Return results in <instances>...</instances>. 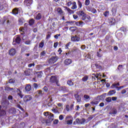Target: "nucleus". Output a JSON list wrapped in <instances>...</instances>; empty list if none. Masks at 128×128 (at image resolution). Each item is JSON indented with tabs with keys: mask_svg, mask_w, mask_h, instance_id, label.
Wrapping results in <instances>:
<instances>
[{
	"mask_svg": "<svg viewBox=\"0 0 128 128\" xmlns=\"http://www.w3.org/2000/svg\"><path fill=\"white\" fill-rule=\"evenodd\" d=\"M50 82L52 84H56L58 86H60V84L58 79V77L56 76H52L50 78Z\"/></svg>",
	"mask_w": 128,
	"mask_h": 128,
	"instance_id": "f257e3e1",
	"label": "nucleus"
},
{
	"mask_svg": "<svg viewBox=\"0 0 128 128\" xmlns=\"http://www.w3.org/2000/svg\"><path fill=\"white\" fill-rule=\"evenodd\" d=\"M76 14L80 18H82V20H86V14L82 10H80L76 12Z\"/></svg>",
	"mask_w": 128,
	"mask_h": 128,
	"instance_id": "f03ea898",
	"label": "nucleus"
},
{
	"mask_svg": "<svg viewBox=\"0 0 128 128\" xmlns=\"http://www.w3.org/2000/svg\"><path fill=\"white\" fill-rule=\"evenodd\" d=\"M58 56H52L51 58L49 59L48 62V64H56V62H58Z\"/></svg>",
	"mask_w": 128,
	"mask_h": 128,
	"instance_id": "7ed1b4c3",
	"label": "nucleus"
},
{
	"mask_svg": "<svg viewBox=\"0 0 128 128\" xmlns=\"http://www.w3.org/2000/svg\"><path fill=\"white\" fill-rule=\"evenodd\" d=\"M6 6V2L4 0H0V10H2Z\"/></svg>",
	"mask_w": 128,
	"mask_h": 128,
	"instance_id": "20e7f679",
	"label": "nucleus"
},
{
	"mask_svg": "<svg viewBox=\"0 0 128 128\" xmlns=\"http://www.w3.org/2000/svg\"><path fill=\"white\" fill-rule=\"evenodd\" d=\"M34 2V0H24V4L25 6H30Z\"/></svg>",
	"mask_w": 128,
	"mask_h": 128,
	"instance_id": "39448f33",
	"label": "nucleus"
},
{
	"mask_svg": "<svg viewBox=\"0 0 128 128\" xmlns=\"http://www.w3.org/2000/svg\"><path fill=\"white\" fill-rule=\"evenodd\" d=\"M16 54V50L14 48H12L8 50V54L10 56H14Z\"/></svg>",
	"mask_w": 128,
	"mask_h": 128,
	"instance_id": "423d86ee",
	"label": "nucleus"
},
{
	"mask_svg": "<svg viewBox=\"0 0 128 128\" xmlns=\"http://www.w3.org/2000/svg\"><path fill=\"white\" fill-rule=\"evenodd\" d=\"M31 100H32V96L30 95H26L23 98L24 102H30Z\"/></svg>",
	"mask_w": 128,
	"mask_h": 128,
	"instance_id": "0eeeda50",
	"label": "nucleus"
},
{
	"mask_svg": "<svg viewBox=\"0 0 128 128\" xmlns=\"http://www.w3.org/2000/svg\"><path fill=\"white\" fill-rule=\"evenodd\" d=\"M14 18L12 16H8V20H7L6 21V24H12V22H14Z\"/></svg>",
	"mask_w": 128,
	"mask_h": 128,
	"instance_id": "6e6552de",
	"label": "nucleus"
},
{
	"mask_svg": "<svg viewBox=\"0 0 128 128\" xmlns=\"http://www.w3.org/2000/svg\"><path fill=\"white\" fill-rule=\"evenodd\" d=\"M32 68H28L24 72V74L26 76H30L32 74Z\"/></svg>",
	"mask_w": 128,
	"mask_h": 128,
	"instance_id": "1a4fd4ad",
	"label": "nucleus"
},
{
	"mask_svg": "<svg viewBox=\"0 0 128 128\" xmlns=\"http://www.w3.org/2000/svg\"><path fill=\"white\" fill-rule=\"evenodd\" d=\"M74 96L77 100V102H80L82 100V96L80 95H78V93L74 94Z\"/></svg>",
	"mask_w": 128,
	"mask_h": 128,
	"instance_id": "9d476101",
	"label": "nucleus"
},
{
	"mask_svg": "<svg viewBox=\"0 0 128 128\" xmlns=\"http://www.w3.org/2000/svg\"><path fill=\"white\" fill-rule=\"evenodd\" d=\"M6 112L2 108V106H0V116H6Z\"/></svg>",
	"mask_w": 128,
	"mask_h": 128,
	"instance_id": "9b49d317",
	"label": "nucleus"
},
{
	"mask_svg": "<svg viewBox=\"0 0 128 128\" xmlns=\"http://www.w3.org/2000/svg\"><path fill=\"white\" fill-rule=\"evenodd\" d=\"M5 88V90L7 92H14V90H16L15 88H12L8 86H6L4 87Z\"/></svg>",
	"mask_w": 128,
	"mask_h": 128,
	"instance_id": "f8f14e48",
	"label": "nucleus"
},
{
	"mask_svg": "<svg viewBox=\"0 0 128 128\" xmlns=\"http://www.w3.org/2000/svg\"><path fill=\"white\" fill-rule=\"evenodd\" d=\"M18 12H20V10H18V8H14L12 10V14L14 16L18 14Z\"/></svg>",
	"mask_w": 128,
	"mask_h": 128,
	"instance_id": "ddd939ff",
	"label": "nucleus"
},
{
	"mask_svg": "<svg viewBox=\"0 0 128 128\" xmlns=\"http://www.w3.org/2000/svg\"><path fill=\"white\" fill-rule=\"evenodd\" d=\"M71 40L72 42H80V38L76 35L72 37Z\"/></svg>",
	"mask_w": 128,
	"mask_h": 128,
	"instance_id": "4468645a",
	"label": "nucleus"
},
{
	"mask_svg": "<svg viewBox=\"0 0 128 128\" xmlns=\"http://www.w3.org/2000/svg\"><path fill=\"white\" fill-rule=\"evenodd\" d=\"M32 90V86H30V84H26L25 87V90L27 92H30Z\"/></svg>",
	"mask_w": 128,
	"mask_h": 128,
	"instance_id": "2eb2a0df",
	"label": "nucleus"
},
{
	"mask_svg": "<svg viewBox=\"0 0 128 128\" xmlns=\"http://www.w3.org/2000/svg\"><path fill=\"white\" fill-rule=\"evenodd\" d=\"M72 62V61L70 58L66 59L64 62V64H66V66H68Z\"/></svg>",
	"mask_w": 128,
	"mask_h": 128,
	"instance_id": "dca6fc26",
	"label": "nucleus"
},
{
	"mask_svg": "<svg viewBox=\"0 0 128 128\" xmlns=\"http://www.w3.org/2000/svg\"><path fill=\"white\" fill-rule=\"evenodd\" d=\"M17 92L18 96H20L21 98H24V94H22V90H20L17 89Z\"/></svg>",
	"mask_w": 128,
	"mask_h": 128,
	"instance_id": "f3484780",
	"label": "nucleus"
},
{
	"mask_svg": "<svg viewBox=\"0 0 128 128\" xmlns=\"http://www.w3.org/2000/svg\"><path fill=\"white\" fill-rule=\"evenodd\" d=\"M120 86V83L118 82L116 84H114L111 86L112 88H118Z\"/></svg>",
	"mask_w": 128,
	"mask_h": 128,
	"instance_id": "a211bd4d",
	"label": "nucleus"
},
{
	"mask_svg": "<svg viewBox=\"0 0 128 128\" xmlns=\"http://www.w3.org/2000/svg\"><path fill=\"white\" fill-rule=\"evenodd\" d=\"M116 92L115 90H111L108 92V96H112V94H114Z\"/></svg>",
	"mask_w": 128,
	"mask_h": 128,
	"instance_id": "6ab92c4d",
	"label": "nucleus"
},
{
	"mask_svg": "<svg viewBox=\"0 0 128 128\" xmlns=\"http://www.w3.org/2000/svg\"><path fill=\"white\" fill-rule=\"evenodd\" d=\"M35 17V20H38L42 18V14L40 13H38V14H36Z\"/></svg>",
	"mask_w": 128,
	"mask_h": 128,
	"instance_id": "aec40b11",
	"label": "nucleus"
},
{
	"mask_svg": "<svg viewBox=\"0 0 128 128\" xmlns=\"http://www.w3.org/2000/svg\"><path fill=\"white\" fill-rule=\"evenodd\" d=\"M48 120L52 122L54 120V114L50 113L49 116H48Z\"/></svg>",
	"mask_w": 128,
	"mask_h": 128,
	"instance_id": "412c9836",
	"label": "nucleus"
},
{
	"mask_svg": "<svg viewBox=\"0 0 128 128\" xmlns=\"http://www.w3.org/2000/svg\"><path fill=\"white\" fill-rule=\"evenodd\" d=\"M44 41L42 40L40 44H39V46L38 48H44Z\"/></svg>",
	"mask_w": 128,
	"mask_h": 128,
	"instance_id": "4be33fe9",
	"label": "nucleus"
},
{
	"mask_svg": "<svg viewBox=\"0 0 128 128\" xmlns=\"http://www.w3.org/2000/svg\"><path fill=\"white\" fill-rule=\"evenodd\" d=\"M10 112L11 114H16V110L14 108H12L10 110Z\"/></svg>",
	"mask_w": 128,
	"mask_h": 128,
	"instance_id": "5701e85b",
	"label": "nucleus"
},
{
	"mask_svg": "<svg viewBox=\"0 0 128 128\" xmlns=\"http://www.w3.org/2000/svg\"><path fill=\"white\" fill-rule=\"evenodd\" d=\"M52 120H50L49 119H48L46 120H45V122L47 126H50L52 124Z\"/></svg>",
	"mask_w": 128,
	"mask_h": 128,
	"instance_id": "b1692460",
	"label": "nucleus"
},
{
	"mask_svg": "<svg viewBox=\"0 0 128 128\" xmlns=\"http://www.w3.org/2000/svg\"><path fill=\"white\" fill-rule=\"evenodd\" d=\"M60 90H63V92H68V90L66 86H61L60 87Z\"/></svg>",
	"mask_w": 128,
	"mask_h": 128,
	"instance_id": "393cba45",
	"label": "nucleus"
},
{
	"mask_svg": "<svg viewBox=\"0 0 128 128\" xmlns=\"http://www.w3.org/2000/svg\"><path fill=\"white\" fill-rule=\"evenodd\" d=\"M20 40H22V39L20 37H16L15 39V42L16 44H20Z\"/></svg>",
	"mask_w": 128,
	"mask_h": 128,
	"instance_id": "a878e982",
	"label": "nucleus"
},
{
	"mask_svg": "<svg viewBox=\"0 0 128 128\" xmlns=\"http://www.w3.org/2000/svg\"><path fill=\"white\" fill-rule=\"evenodd\" d=\"M66 10L68 12H69V14H74V11L70 10V8L66 7Z\"/></svg>",
	"mask_w": 128,
	"mask_h": 128,
	"instance_id": "bb28decb",
	"label": "nucleus"
},
{
	"mask_svg": "<svg viewBox=\"0 0 128 128\" xmlns=\"http://www.w3.org/2000/svg\"><path fill=\"white\" fill-rule=\"evenodd\" d=\"M112 16H116V8H112Z\"/></svg>",
	"mask_w": 128,
	"mask_h": 128,
	"instance_id": "cd10ccee",
	"label": "nucleus"
},
{
	"mask_svg": "<svg viewBox=\"0 0 128 128\" xmlns=\"http://www.w3.org/2000/svg\"><path fill=\"white\" fill-rule=\"evenodd\" d=\"M57 12H58V14L62 15V10L60 8H57Z\"/></svg>",
	"mask_w": 128,
	"mask_h": 128,
	"instance_id": "c85d7f7f",
	"label": "nucleus"
},
{
	"mask_svg": "<svg viewBox=\"0 0 128 128\" xmlns=\"http://www.w3.org/2000/svg\"><path fill=\"white\" fill-rule=\"evenodd\" d=\"M47 102H48V103L52 102V96H49L48 98L46 99Z\"/></svg>",
	"mask_w": 128,
	"mask_h": 128,
	"instance_id": "c756f323",
	"label": "nucleus"
},
{
	"mask_svg": "<svg viewBox=\"0 0 128 128\" xmlns=\"http://www.w3.org/2000/svg\"><path fill=\"white\" fill-rule=\"evenodd\" d=\"M8 16H4L3 17V19H2V22H3V24H4V22H6V20H8Z\"/></svg>",
	"mask_w": 128,
	"mask_h": 128,
	"instance_id": "7c9ffc66",
	"label": "nucleus"
},
{
	"mask_svg": "<svg viewBox=\"0 0 128 128\" xmlns=\"http://www.w3.org/2000/svg\"><path fill=\"white\" fill-rule=\"evenodd\" d=\"M78 10L80 8H82V4L81 3L80 1L78 0Z\"/></svg>",
	"mask_w": 128,
	"mask_h": 128,
	"instance_id": "2f4dec72",
	"label": "nucleus"
},
{
	"mask_svg": "<svg viewBox=\"0 0 128 128\" xmlns=\"http://www.w3.org/2000/svg\"><path fill=\"white\" fill-rule=\"evenodd\" d=\"M38 78H41L42 74V72H36Z\"/></svg>",
	"mask_w": 128,
	"mask_h": 128,
	"instance_id": "473e14b6",
	"label": "nucleus"
},
{
	"mask_svg": "<svg viewBox=\"0 0 128 128\" xmlns=\"http://www.w3.org/2000/svg\"><path fill=\"white\" fill-rule=\"evenodd\" d=\"M34 24V19H31L29 21L30 26H32Z\"/></svg>",
	"mask_w": 128,
	"mask_h": 128,
	"instance_id": "72a5a7b5",
	"label": "nucleus"
},
{
	"mask_svg": "<svg viewBox=\"0 0 128 128\" xmlns=\"http://www.w3.org/2000/svg\"><path fill=\"white\" fill-rule=\"evenodd\" d=\"M98 101H92L90 102L91 104H92L93 106H96V104H98Z\"/></svg>",
	"mask_w": 128,
	"mask_h": 128,
	"instance_id": "f704fd0d",
	"label": "nucleus"
},
{
	"mask_svg": "<svg viewBox=\"0 0 128 128\" xmlns=\"http://www.w3.org/2000/svg\"><path fill=\"white\" fill-rule=\"evenodd\" d=\"M18 22L20 26H22L24 24V21L22 20V18H19L18 20Z\"/></svg>",
	"mask_w": 128,
	"mask_h": 128,
	"instance_id": "c9c22d12",
	"label": "nucleus"
},
{
	"mask_svg": "<svg viewBox=\"0 0 128 128\" xmlns=\"http://www.w3.org/2000/svg\"><path fill=\"white\" fill-rule=\"evenodd\" d=\"M84 98H85V100H90V96L88 95L84 94Z\"/></svg>",
	"mask_w": 128,
	"mask_h": 128,
	"instance_id": "e433bc0d",
	"label": "nucleus"
},
{
	"mask_svg": "<svg viewBox=\"0 0 128 128\" xmlns=\"http://www.w3.org/2000/svg\"><path fill=\"white\" fill-rule=\"evenodd\" d=\"M67 84H68V86H74V83L72 80H68L67 82Z\"/></svg>",
	"mask_w": 128,
	"mask_h": 128,
	"instance_id": "4c0bfd02",
	"label": "nucleus"
},
{
	"mask_svg": "<svg viewBox=\"0 0 128 128\" xmlns=\"http://www.w3.org/2000/svg\"><path fill=\"white\" fill-rule=\"evenodd\" d=\"M46 54V50H44L40 53V56H44Z\"/></svg>",
	"mask_w": 128,
	"mask_h": 128,
	"instance_id": "58836bf2",
	"label": "nucleus"
},
{
	"mask_svg": "<svg viewBox=\"0 0 128 128\" xmlns=\"http://www.w3.org/2000/svg\"><path fill=\"white\" fill-rule=\"evenodd\" d=\"M86 122V119L84 118H82V119L80 120V124H82Z\"/></svg>",
	"mask_w": 128,
	"mask_h": 128,
	"instance_id": "ea45409f",
	"label": "nucleus"
},
{
	"mask_svg": "<svg viewBox=\"0 0 128 128\" xmlns=\"http://www.w3.org/2000/svg\"><path fill=\"white\" fill-rule=\"evenodd\" d=\"M106 100L107 102H112V98L108 97L106 98Z\"/></svg>",
	"mask_w": 128,
	"mask_h": 128,
	"instance_id": "a19ab883",
	"label": "nucleus"
},
{
	"mask_svg": "<svg viewBox=\"0 0 128 128\" xmlns=\"http://www.w3.org/2000/svg\"><path fill=\"white\" fill-rule=\"evenodd\" d=\"M88 79V76H85L82 78V82H86Z\"/></svg>",
	"mask_w": 128,
	"mask_h": 128,
	"instance_id": "79ce46f5",
	"label": "nucleus"
},
{
	"mask_svg": "<svg viewBox=\"0 0 128 128\" xmlns=\"http://www.w3.org/2000/svg\"><path fill=\"white\" fill-rule=\"evenodd\" d=\"M37 92L38 94V96H42L44 94H42V90H38Z\"/></svg>",
	"mask_w": 128,
	"mask_h": 128,
	"instance_id": "37998d69",
	"label": "nucleus"
},
{
	"mask_svg": "<svg viewBox=\"0 0 128 128\" xmlns=\"http://www.w3.org/2000/svg\"><path fill=\"white\" fill-rule=\"evenodd\" d=\"M15 82L14 80L11 78L9 80L8 82L9 84H14Z\"/></svg>",
	"mask_w": 128,
	"mask_h": 128,
	"instance_id": "c03bdc74",
	"label": "nucleus"
},
{
	"mask_svg": "<svg viewBox=\"0 0 128 128\" xmlns=\"http://www.w3.org/2000/svg\"><path fill=\"white\" fill-rule=\"evenodd\" d=\"M66 122H67V124H72V120H68Z\"/></svg>",
	"mask_w": 128,
	"mask_h": 128,
	"instance_id": "a18cd8bd",
	"label": "nucleus"
},
{
	"mask_svg": "<svg viewBox=\"0 0 128 128\" xmlns=\"http://www.w3.org/2000/svg\"><path fill=\"white\" fill-rule=\"evenodd\" d=\"M90 0H86L84 4L85 6H88L90 4Z\"/></svg>",
	"mask_w": 128,
	"mask_h": 128,
	"instance_id": "49530a36",
	"label": "nucleus"
},
{
	"mask_svg": "<svg viewBox=\"0 0 128 128\" xmlns=\"http://www.w3.org/2000/svg\"><path fill=\"white\" fill-rule=\"evenodd\" d=\"M25 44H32V41L30 40H27L24 42Z\"/></svg>",
	"mask_w": 128,
	"mask_h": 128,
	"instance_id": "de8ad7c7",
	"label": "nucleus"
},
{
	"mask_svg": "<svg viewBox=\"0 0 128 128\" xmlns=\"http://www.w3.org/2000/svg\"><path fill=\"white\" fill-rule=\"evenodd\" d=\"M72 118L71 116H67L66 118H65V122H67L68 120H70V118Z\"/></svg>",
	"mask_w": 128,
	"mask_h": 128,
	"instance_id": "09e8293b",
	"label": "nucleus"
},
{
	"mask_svg": "<svg viewBox=\"0 0 128 128\" xmlns=\"http://www.w3.org/2000/svg\"><path fill=\"white\" fill-rule=\"evenodd\" d=\"M78 52V48H76L72 49L71 50V52L72 54H74V52Z\"/></svg>",
	"mask_w": 128,
	"mask_h": 128,
	"instance_id": "8fccbe9b",
	"label": "nucleus"
},
{
	"mask_svg": "<svg viewBox=\"0 0 128 128\" xmlns=\"http://www.w3.org/2000/svg\"><path fill=\"white\" fill-rule=\"evenodd\" d=\"M50 112H44V116H50Z\"/></svg>",
	"mask_w": 128,
	"mask_h": 128,
	"instance_id": "3c124183",
	"label": "nucleus"
},
{
	"mask_svg": "<svg viewBox=\"0 0 128 128\" xmlns=\"http://www.w3.org/2000/svg\"><path fill=\"white\" fill-rule=\"evenodd\" d=\"M71 8L72 10H76V8H78V6H76V5H73Z\"/></svg>",
	"mask_w": 128,
	"mask_h": 128,
	"instance_id": "603ef678",
	"label": "nucleus"
},
{
	"mask_svg": "<svg viewBox=\"0 0 128 128\" xmlns=\"http://www.w3.org/2000/svg\"><path fill=\"white\" fill-rule=\"evenodd\" d=\"M120 30L122 32H126V28H124V27L121 28Z\"/></svg>",
	"mask_w": 128,
	"mask_h": 128,
	"instance_id": "864d4df0",
	"label": "nucleus"
},
{
	"mask_svg": "<svg viewBox=\"0 0 128 128\" xmlns=\"http://www.w3.org/2000/svg\"><path fill=\"white\" fill-rule=\"evenodd\" d=\"M36 64L34 63L30 64L28 65V68H32V66H34Z\"/></svg>",
	"mask_w": 128,
	"mask_h": 128,
	"instance_id": "5fc2aeb1",
	"label": "nucleus"
},
{
	"mask_svg": "<svg viewBox=\"0 0 128 128\" xmlns=\"http://www.w3.org/2000/svg\"><path fill=\"white\" fill-rule=\"evenodd\" d=\"M76 124H80V118H77L76 120Z\"/></svg>",
	"mask_w": 128,
	"mask_h": 128,
	"instance_id": "6e6d98bb",
	"label": "nucleus"
},
{
	"mask_svg": "<svg viewBox=\"0 0 128 128\" xmlns=\"http://www.w3.org/2000/svg\"><path fill=\"white\" fill-rule=\"evenodd\" d=\"M64 118V115L61 114L59 116V120H62Z\"/></svg>",
	"mask_w": 128,
	"mask_h": 128,
	"instance_id": "4d7b16f0",
	"label": "nucleus"
},
{
	"mask_svg": "<svg viewBox=\"0 0 128 128\" xmlns=\"http://www.w3.org/2000/svg\"><path fill=\"white\" fill-rule=\"evenodd\" d=\"M86 10H88V12H92V8L90 6H87Z\"/></svg>",
	"mask_w": 128,
	"mask_h": 128,
	"instance_id": "13d9d810",
	"label": "nucleus"
},
{
	"mask_svg": "<svg viewBox=\"0 0 128 128\" xmlns=\"http://www.w3.org/2000/svg\"><path fill=\"white\" fill-rule=\"evenodd\" d=\"M52 112L55 114H59L58 110H56V109H52Z\"/></svg>",
	"mask_w": 128,
	"mask_h": 128,
	"instance_id": "bf43d9fd",
	"label": "nucleus"
},
{
	"mask_svg": "<svg viewBox=\"0 0 128 128\" xmlns=\"http://www.w3.org/2000/svg\"><path fill=\"white\" fill-rule=\"evenodd\" d=\"M111 100H112L114 102V101L116 100H118V97H116V96L112 97L111 98Z\"/></svg>",
	"mask_w": 128,
	"mask_h": 128,
	"instance_id": "052dcab7",
	"label": "nucleus"
},
{
	"mask_svg": "<svg viewBox=\"0 0 128 128\" xmlns=\"http://www.w3.org/2000/svg\"><path fill=\"white\" fill-rule=\"evenodd\" d=\"M33 86L34 88H38V85L37 84L34 83L33 84Z\"/></svg>",
	"mask_w": 128,
	"mask_h": 128,
	"instance_id": "680f3d73",
	"label": "nucleus"
},
{
	"mask_svg": "<svg viewBox=\"0 0 128 128\" xmlns=\"http://www.w3.org/2000/svg\"><path fill=\"white\" fill-rule=\"evenodd\" d=\"M53 124H58V120H55L53 122Z\"/></svg>",
	"mask_w": 128,
	"mask_h": 128,
	"instance_id": "e2e57ef3",
	"label": "nucleus"
},
{
	"mask_svg": "<svg viewBox=\"0 0 128 128\" xmlns=\"http://www.w3.org/2000/svg\"><path fill=\"white\" fill-rule=\"evenodd\" d=\"M44 90V92H48V87L46 86H44V88H43Z\"/></svg>",
	"mask_w": 128,
	"mask_h": 128,
	"instance_id": "0e129e2a",
	"label": "nucleus"
},
{
	"mask_svg": "<svg viewBox=\"0 0 128 128\" xmlns=\"http://www.w3.org/2000/svg\"><path fill=\"white\" fill-rule=\"evenodd\" d=\"M73 18L74 20H77V18H78V16L76 14H74Z\"/></svg>",
	"mask_w": 128,
	"mask_h": 128,
	"instance_id": "69168bd1",
	"label": "nucleus"
},
{
	"mask_svg": "<svg viewBox=\"0 0 128 128\" xmlns=\"http://www.w3.org/2000/svg\"><path fill=\"white\" fill-rule=\"evenodd\" d=\"M104 16H108V12L106 11V12L104 13Z\"/></svg>",
	"mask_w": 128,
	"mask_h": 128,
	"instance_id": "338daca9",
	"label": "nucleus"
},
{
	"mask_svg": "<svg viewBox=\"0 0 128 128\" xmlns=\"http://www.w3.org/2000/svg\"><path fill=\"white\" fill-rule=\"evenodd\" d=\"M58 42L54 43V46L55 48H56V47L58 46Z\"/></svg>",
	"mask_w": 128,
	"mask_h": 128,
	"instance_id": "774afa93",
	"label": "nucleus"
}]
</instances>
